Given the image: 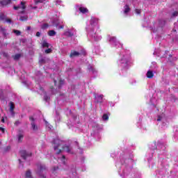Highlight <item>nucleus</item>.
Listing matches in <instances>:
<instances>
[{"mask_svg": "<svg viewBox=\"0 0 178 178\" xmlns=\"http://www.w3.org/2000/svg\"><path fill=\"white\" fill-rule=\"evenodd\" d=\"M56 5H60V4L62 3V1H60V0H57V1H56Z\"/></svg>", "mask_w": 178, "mask_h": 178, "instance_id": "ea45409f", "label": "nucleus"}, {"mask_svg": "<svg viewBox=\"0 0 178 178\" xmlns=\"http://www.w3.org/2000/svg\"><path fill=\"white\" fill-rule=\"evenodd\" d=\"M53 147L56 154H60L63 151L67 152V154H74L73 146L72 145H63V141L58 138L54 139L53 142Z\"/></svg>", "mask_w": 178, "mask_h": 178, "instance_id": "f257e3e1", "label": "nucleus"}, {"mask_svg": "<svg viewBox=\"0 0 178 178\" xmlns=\"http://www.w3.org/2000/svg\"><path fill=\"white\" fill-rule=\"evenodd\" d=\"M25 178H33V175H31V171L27 170L25 174Z\"/></svg>", "mask_w": 178, "mask_h": 178, "instance_id": "5701e85b", "label": "nucleus"}, {"mask_svg": "<svg viewBox=\"0 0 178 178\" xmlns=\"http://www.w3.org/2000/svg\"><path fill=\"white\" fill-rule=\"evenodd\" d=\"M28 30H30V27H28Z\"/></svg>", "mask_w": 178, "mask_h": 178, "instance_id": "864d4df0", "label": "nucleus"}, {"mask_svg": "<svg viewBox=\"0 0 178 178\" xmlns=\"http://www.w3.org/2000/svg\"><path fill=\"white\" fill-rule=\"evenodd\" d=\"M0 130L2 131V133H5V129L0 127Z\"/></svg>", "mask_w": 178, "mask_h": 178, "instance_id": "c03bdc74", "label": "nucleus"}, {"mask_svg": "<svg viewBox=\"0 0 178 178\" xmlns=\"http://www.w3.org/2000/svg\"><path fill=\"white\" fill-rule=\"evenodd\" d=\"M54 81L55 86H56V83H58V81H59L58 88H60V86H62V84H63V80H62V79L54 78Z\"/></svg>", "mask_w": 178, "mask_h": 178, "instance_id": "dca6fc26", "label": "nucleus"}, {"mask_svg": "<svg viewBox=\"0 0 178 178\" xmlns=\"http://www.w3.org/2000/svg\"><path fill=\"white\" fill-rule=\"evenodd\" d=\"M10 3V0H1L0 1V6H6Z\"/></svg>", "mask_w": 178, "mask_h": 178, "instance_id": "2eb2a0df", "label": "nucleus"}, {"mask_svg": "<svg viewBox=\"0 0 178 178\" xmlns=\"http://www.w3.org/2000/svg\"><path fill=\"white\" fill-rule=\"evenodd\" d=\"M129 62H130V55L122 54L118 62V66L122 68V70L129 69Z\"/></svg>", "mask_w": 178, "mask_h": 178, "instance_id": "7ed1b4c3", "label": "nucleus"}, {"mask_svg": "<svg viewBox=\"0 0 178 178\" xmlns=\"http://www.w3.org/2000/svg\"><path fill=\"white\" fill-rule=\"evenodd\" d=\"M146 76L147 77V79H152V77H154V72L151 70H148Z\"/></svg>", "mask_w": 178, "mask_h": 178, "instance_id": "f3484780", "label": "nucleus"}, {"mask_svg": "<svg viewBox=\"0 0 178 178\" xmlns=\"http://www.w3.org/2000/svg\"><path fill=\"white\" fill-rule=\"evenodd\" d=\"M42 29H48V24H44L42 26Z\"/></svg>", "mask_w": 178, "mask_h": 178, "instance_id": "c9c22d12", "label": "nucleus"}, {"mask_svg": "<svg viewBox=\"0 0 178 178\" xmlns=\"http://www.w3.org/2000/svg\"><path fill=\"white\" fill-rule=\"evenodd\" d=\"M58 162H62L63 165H65L66 162V158L65 156H61L60 157H58Z\"/></svg>", "mask_w": 178, "mask_h": 178, "instance_id": "a211bd4d", "label": "nucleus"}, {"mask_svg": "<svg viewBox=\"0 0 178 178\" xmlns=\"http://www.w3.org/2000/svg\"><path fill=\"white\" fill-rule=\"evenodd\" d=\"M33 9H37V7H33Z\"/></svg>", "mask_w": 178, "mask_h": 178, "instance_id": "de8ad7c7", "label": "nucleus"}, {"mask_svg": "<svg viewBox=\"0 0 178 178\" xmlns=\"http://www.w3.org/2000/svg\"><path fill=\"white\" fill-rule=\"evenodd\" d=\"M1 122H2L3 123H4V122H5V119L3 118V119L1 120Z\"/></svg>", "mask_w": 178, "mask_h": 178, "instance_id": "49530a36", "label": "nucleus"}, {"mask_svg": "<svg viewBox=\"0 0 178 178\" xmlns=\"http://www.w3.org/2000/svg\"><path fill=\"white\" fill-rule=\"evenodd\" d=\"M64 34L67 37H73V35H76V29L74 28L67 29Z\"/></svg>", "mask_w": 178, "mask_h": 178, "instance_id": "423d86ee", "label": "nucleus"}, {"mask_svg": "<svg viewBox=\"0 0 178 178\" xmlns=\"http://www.w3.org/2000/svg\"><path fill=\"white\" fill-rule=\"evenodd\" d=\"M95 102L97 104H102V99L104 98L103 95H98L95 96Z\"/></svg>", "mask_w": 178, "mask_h": 178, "instance_id": "f8f14e48", "label": "nucleus"}, {"mask_svg": "<svg viewBox=\"0 0 178 178\" xmlns=\"http://www.w3.org/2000/svg\"><path fill=\"white\" fill-rule=\"evenodd\" d=\"M44 1H45V0H39V1H35V4L37 5V3H39V2H40V3H42V2H44Z\"/></svg>", "mask_w": 178, "mask_h": 178, "instance_id": "79ce46f5", "label": "nucleus"}, {"mask_svg": "<svg viewBox=\"0 0 178 178\" xmlns=\"http://www.w3.org/2000/svg\"><path fill=\"white\" fill-rule=\"evenodd\" d=\"M45 124H46V126H48V127H49V129L50 130H51V129H52V126L49 125V124H48V122L45 121Z\"/></svg>", "mask_w": 178, "mask_h": 178, "instance_id": "e433bc0d", "label": "nucleus"}, {"mask_svg": "<svg viewBox=\"0 0 178 178\" xmlns=\"http://www.w3.org/2000/svg\"><path fill=\"white\" fill-rule=\"evenodd\" d=\"M40 35H41V33L37 32L36 33V37H40Z\"/></svg>", "mask_w": 178, "mask_h": 178, "instance_id": "37998d69", "label": "nucleus"}, {"mask_svg": "<svg viewBox=\"0 0 178 178\" xmlns=\"http://www.w3.org/2000/svg\"><path fill=\"white\" fill-rule=\"evenodd\" d=\"M20 56L21 55L20 54H15L14 56H13V59L14 60H19V59H20Z\"/></svg>", "mask_w": 178, "mask_h": 178, "instance_id": "c85d7f7f", "label": "nucleus"}, {"mask_svg": "<svg viewBox=\"0 0 178 178\" xmlns=\"http://www.w3.org/2000/svg\"><path fill=\"white\" fill-rule=\"evenodd\" d=\"M20 154L22 158H23V159H27V157L31 156V152H27L26 150H21Z\"/></svg>", "mask_w": 178, "mask_h": 178, "instance_id": "9d476101", "label": "nucleus"}, {"mask_svg": "<svg viewBox=\"0 0 178 178\" xmlns=\"http://www.w3.org/2000/svg\"><path fill=\"white\" fill-rule=\"evenodd\" d=\"M39 87V93L40 94H44V99L46 102L49 101V97L48 95H47V93L44 92V89L42 88V87L40 86V85H38Z\"/></svg>", "mask_w": 178, "mask_h": 178, "instance_id": "9b49d317", "label": "nucleus"}, {"mask_svg": "<svg viewBox=\"0 0 178 178\" xmlns=\"http://www.w3.org/2000/svg\"><path fill=\"white\" fill-rule=\"evenodd\" d=\"M0 30L2 32V33L3 34L4 37H6V35H7L6 29H5L4 28H1Z\"/></svg>", "mask_w": 178, "mask_h": 178, "instance_id": "c756f323", "label": "nucleus"}, {"mask_svg": "<svg viewBox=\"0 0 178 178\" xmlns=\"http://www.w3.org/2000/svg\"><path fill=\"white\" fill-rule=\"evenodd\" d=\"M96 127H98V124H95Z\"/></svg>", "mask_w": 178, "mask_h": 178, "instance_id": "603ef678", "label": "nucleus"}, {"mask_svg": "<svg viewBox=\"0 0 178 178\" xmlns=\"http://www.w3.org/2000/svg\"><path fill=\"white\" fill-rule=\"evenodd\" d=\"M50 37H54V35H56V32L54 30L49 31L48 33Z\"/></svg>", "mask_w": 178, "mask_h": 178, "instance_id": "393cba45", "label": "nucleus"}, {"mask_svg": "<svg viewBox=\"0 0 178 178\" xmlns=\"http://www.w3.org/2000/svg\"><path fill=\"white\" fill-rule=\"evenodd\" d=\"M58 167H54L53 169V175H55V172H56V170H58Z\"/></svg>", "mask_w": 178, "mask_h": 178, "instance_id": "58836bf2", "label": "nucleus"}, {"mask_svg": "<svg viewBox=\"0 0 178 178\" xmlns=\"http://www.w3.org/2000/svg\"><path fill=\"white\" fill-rule=\"evenodd\" d=\"M45 54H51V52H52V49H47L45 50Z\"/></svg>", "mask_w": 178, "mask_h": 178, "instance_id": "72a5a7b5", "label": "nucleus"}, {"mask_svg": "<svg viewBox=\"0 0 178 178\" xmlns=\"http://www.w3.org/2000/svg\"><path fill=\"white\" fill-rule=\"evenodd\" d=\"M124 15L127 16V13L130 12V8L129 7V6H125L124 7Z\"/></svg>", "mask_w": 178, "mask_h": 178, "instance_id": "aec40b11", "label": "nucleus"}, {"mask_svg": "<svg viewBox=\"0 0 178 178\" xmlns=\"http://www.w3.org/2000/svg\"><path fill=\"white\" fill-rule=\"evenodd\" d=\"M111 106H113V104H111Z\"/></svg>", "mask_w": 178, "mask_h": 178, "instance_id": "5fc2aeb1", "label": "nucleus"}, {"mask_svg": "<svg viewBox=\"0 0 178 178\" xmlns=\"http://www.w3.org/2000/svg\"><path fill=\"white\" fill-rule=\"evenodd\" d=\"M9 113L10 115V116H12L13 118V116H15V103L10 102L9 103Z\"/></svg>", "mask_w": 178, "mask_h": 178, "instance_id": "1a4fd4ad", "label": "nucleus"}, {"mask_svg": "<svg viewBox=\"0 0 178 178\" xmlns=\"http://www.w3.org/2000/svg\"><path fill=\"white\" fill-rule=\"evenodd\" d=\"M161 22H163V24H161V26H163V24H165V21H161Z\"/></svg>", "mask_w": 178, "mask_h": 178, "instance_id": "a18cd8bd", "label": "nucleus"}, {"mask_svg": "<svg viewBox=\"0 0 178 178\" xmlns=\"http://www.w3.org/2000/svg\"><path fill=\"white\" fill-rule=\"evenodd\" d=\"M13 33H15V34H16V35H20V34H21L20 31H18V30H13Z\"/></svg>", "mask_w": 178, "mask_h": 178, "instance_id": "2f4dec72", "label": "nucleus"}, {"mask_svg": "<svg viewBox=\"0 0 178 178\" xmlns=\"http://www.w3.org/2000/svg\"><path fill=\"white\" fill-rule=\"evenodd\" d=\"M44 171L45 165H43L42 164H39L38 165V170L36 171L37 175H39L41 178H47V176H45V174H44Z\"/></svg>", "mask_w": 178, "mask_h": 178, "instance_id": "39448f33", "label": "nucleus"}, {"mask_svg": "<svg viewBox=\"0 0 178 178\" xmlns=\"http://www.w3.org/2000/svg\"><path fill=\"white\" fill-rule=\"evenodd\" d=\"M178 15V12L177 11H175L173 13H172V17H176V16Z\"/></svg>", "mask_w": 178, "mask_h": 178, "instance_id": "f704fd0d", "label": "nucleus"}, {"mask_svg": "<svg viewBox=\"0 0 178 178\" xmlns=\"http://www.w3.org/2000/svg\"><path fill=\"white\" fill-rule=\"evenodd\" d=\"M40 63H45V58H41L40 60H39Z\"/></svg>", "mask_w": 178, "mask_h": 178, "instance_id": "4c0bfd02", "label": "nucleus"}, {"mask_svg": "<svg viewBox=\"0 0 178 178\" xmlns=\"http://www.w3.org/2000/svg\"><path fill=\"white\" fill-rule=\"evenodd\" d=\"M79 11L81 13H87L88 12V9H87V8L80 7L79 8Z\"/></svg>", "mask_w": 178, "mask_h": 178, "instance_id": "4be33fe9", "label": "nucleus"}, {"mask_svg": "<svg viewBox=\"0 0 178 178\" xmlns=\"http://www.w3.org/2000/svg\"><path fill=\"white\" fill-rule=\"evenodd\" d=\"M103 120H108V119H109V117L108 116V115L104 114L102 117Z\"/></svg>", "mask_w": 178, "mask_h": 178, "instance_id": "473e14b6", "label": "nucleus"}, {"mask_svg": "<svg viewBox=\"0 0 178 178\" xmlns=\"http://www.w3.org/2000/svg\"><path fill=\"white\" fill-rule=\"evenodd\" d=\"M0 99L3 101L5 99V97L3 96V90H0Z\"/></svg>", "mask_w": 178, "mask_h": 178, "instance_id": "cd10ccee", "label": "nucleus"}, {"mask_svg": "<svg viewBox=\"0 0 178 178\" xmlns=\"http://www.w3.org/2000/svg\"><path fill=\"white\" fill-rule=\"evenodd\" d=\"M4 56H8V54H4Z\"/></svg>", "mask_w": 178, "mask_h": 178, "instance_id": "8fccbe9b", "label": "nucleus"}, {"mask_svg": "<svg viewBox=\"0 0 178 178\" xmlns=\"http://www.w3.org/2000/svg\"><path fill=\"white\" fill-rule=\"evenodd\" d=\"M131 171V168H126L124 170H122V172L119 171V175L123 176L122 178L126 177V176H129V173Z\"/></svg>", "mask_w": 178, "mask_h": 178, "instance_id": "6e6552de", "label": "nucleus"}, {"mask_svg": "<svg viewBox=\"0 0 178 178\" xmlns=\"http://www.w3.org/2000/svg\"><path fill=\"white\" fill-rule=\"evenodd\" d=\"M7 149H10V147H7Z\"/></svg>", "mask_w": 178, "mask_h": 178, "instance_id": "3c124183", "label": "nucleus"}, {"mask_svg": "<svg viewBox=\"0 0 178 178\" xmlns=\"http://www.w3.org/2000/svg\"><path fill=\"white\" fill-rule=\"evenodd\" d=\"M29 120L31 121L32 130H33V131H37V130H38V127L37 126V124H35V119H34L33 117H30Z\"/></svg>", "mask_w": 178, "mask_h": 178, "instance_id": "0eeeda50", "label": "nucleus"}, {"mask_svg": "<svg viewBox=\"0 0 178 178\" xmlns=\"http://www.w3.org/2000/svg\"><path fill=\"white\" fill-rule=\"evenodd\" d=\"M23 134H20L17 136V141L18 143H22V140H23Z\"/></svg>", "mask_w": 178, "mask_h": 178, "instance_id": "a878e982", "label": "nucleus"}, {"mask_svg": "<svg viewBox=\"0 0 178 178\" xmlns=\"http://www.w3.org/2000/svg\"><path fill=\"white\" fill-rule=\"evenodd\" d=\"M136 13L137 15H140V13H141V10L136 9Z\"/></svg>", "mask_w": 178, "mask_h": 178, "instance_id": "a19ab883", "label": "nucleus"}, {"mask_svg": "<svg viewBox=\"0 0 178 178\" xmlns=\"http://www.w3.org/2000/svg\"><path fill=\"white\" fill-rule=\"evenodd\" d=\"M28 18L29 17L26 15H23L19 17V20H21V22H26Z\"/></svg>", "mask_w": 178, "mask_h": 178, "instance_id": "bb28decb", "label": "nucleus"}, {"mask_svg": "<svg viewBox=\"0 0 178 178\" xmlns=\"http://www.w3.org/2000/svg\"><path fill=\"white\" fill-rule=\"evenodd\" d=\"M108 41L112 47H118V48H122L123 47V44H120V42L115 36H111Z\"/></svg>", "mask_w": 178, "mask_h": 178, "instance_id": "20e7f679", "label": "nucleus"}, {"mask_svg": "<svg viewBox=\"0 0 178 178\" xmlns=\"http://www.w3.org/2000/svg\"><path fill=\"white\" fill-rule=\"evenodd\" d=\"M80 55V53L78 51H72L70 54V58H76V56H79Z\"/></svg>", "mask_w": 178, "mask_h": 178, "instance_id": "6ab92c4d", "label": "nucleus"}, {"mask_svg": "<svg viewBox=\"0 0 178 178\" xmlns=\"http://www.w3.org/2000/svg\"><path fill=\"white\" fill-rule=\"evenodd\" d=\"M86 29L88 31V35L92 37L95 41H99L102 38L101 35L97 34V30H98V19L92 18L90 19V24Z\"/></svg>", "mask_w": 178, "mask_h": 178, "instance_id": "f03ea898", "label": "nucleus"}, {"mask_svg": "<svg viewBox=\"0 0 178 178\" xmlns=\"http://www.w3.org/2000/svg\"><path fill=\"white\" fill-rule=\"evenodd\" d=\"M15 10H17V9H22V10H24L26 9V6H24V2L22 1L21 5L18 6H14Z\"/></svg>", "mask_w": 178, "mask_h": 178, "instance_id": "ddd939ff", "label": "nucleus"}, {"mask_svg": "<svg viewBox=\"0 0 178 178\" xmlns=\"http://www.w3.org/2000/svg\"><path fill=\"white\" fill-rule=\"evenodd\" d=\"M60 29H63V26H60Z\"/></svg>", "mask_w": 178, "mask_h": 178, "instance_id": "09e8293b", "label": "nucleus"}, {"mask_svg": "<svg viewBox=\"0 0 178 178\" xmlns=\"http://www.w3.org/2000/svg\"><path fill=\"white\" fill-rule=\"evenodd\" d=\"M42 47L43 48H49V43H47V40H43L42 42Z\"/></svg>", "mask_w": 178, "mask_h": 178, "instance_id": "412c9836", "label": "nucleus"}, {"mask_svg": "<svg viewBox=\"0 0 178 178\" xmlns=\"http://www.w3.org/2000/svg\"><path fill=\"white\" fill-rule=\"evenodd\" d=\"M0 20H5L6 23H12V20H10V19L6 18V17L3 14H1L0 15Z\"/></svg>", "mask_w": 178, "mask_h": 178, "instance_id": "4468645a", "label": "nucleus"}, {"mask_svg": "<svg viewBox=\"0 0 178 178\" xmlns=\"http://www.w3.org/2000/svg\"><path fill=\"white\" fill-rule=\"evenodd\" d=\"M89 70L91 73H92L93 74H97V70L94 67H90L89 68Z\"/></svg>", "mask_w": 178, "mask_h": 178, "instance_id": "b1692460", "label": "nucleus"}, {"mask_svg": "<svg viewBox=\"0 0 178 178\" xmlns=\"http://www.w3.org/2000/svg\"><path fill=\"white\" fill-rule=\"evenodd\" d=\"M156 120H157V122H161V121L163 120V117H162L161 115H159L157 117Z\"/></svg>", "mask_w": 178, "mask_h": 178, "instance_id": "7c9ffc66", "label": "nucleus"}]
</instances>
